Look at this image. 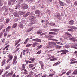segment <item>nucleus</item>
<instances>
[{"instance_id":"45","label":"nucleus","mask_w":77,"mask_h":77,"mask_svg":"<svg viewBox=\"0 0 77 77\" xmlns=\"http://www.w3.org/2000/svg\"><path fill=\"white\" fill-rule=\"evenodd\" d=\"M66 1L68 3H71V1L70 0H66Z\"/></svg>"},{"instance_id":"55","label":"nucleus","mask_w":77,"mask_h":77,"mask_svg":"<svg viewBox=\"0 0 77 77\" xmlns=\"http://www.w3.org/2000/svg\"><path fill=\"white\" fill-rule=\"evenodd\" d=\"M55 29H51V31H53V32H55Z\"/></svg>"},{"instance_id":"10","label":"nucleus","mask_w":77,"mask_h":77,"mask_svg":"<svg viewBox=\"0 0 77 77\" xmlns=\"http://www.w3.org/2000/svg\"><path fill=\"white\" fill-rule=\"evenodd\" d=\"M14 73H13V71H11V72L8 73V74L6 76H10V77H11L12 75V74H13Z\"/></svg>"},{"instance_id":"16","label":"nucleus","mask_w":77,"mask_h":77,"mask_svg":"<svg viewBox=\"0 0 77 77\" xmlns=\"http://www.w3.org/2000/svg\"><path fill=\"white\" fill-rule=\"evenodd\" d=\"M69 23L71 25H73L74 23V21L73 20H71L69 22Z\"/></svg>"},{"instance_id":"64","label":"nucleus","mask_w":77,"mask_h":77,"mask_svg":"<svg viewBox=\"0 0 77 77\" xmlns=\"http://www.w3.org/2000/svg\"><path fill=\"white\" fill-rule=\"evenodd\" d=\"M72 63L73 64L74 63H77V61L72 62Z\"/></svg>"},{"instance_id":"38","label":"nucleus","mask_w":77,"mask_h":77,"mask_svg":"<svg viewBox=\"0 0 77 77\" xmlns=\"http://www.w3.org/2000/svg\"><path fill=\"white\" fill-rule=\"evenodd\" d=\"M47 34V33H42L40 35V36H43V35H46Z\"/></svg>"},{"instance_id":"29","label":"nucleus","mask_w":77,"mask_h":77,"mask_svg":"<svg viewBox=\"0 0 77 77\" xmlns=\"http://www.w3.org/2000/svg\"><path fill=\"white\" fill-rule=\"evenodd\" d=\"M35 58H31L29 59V60H31L32 62H34L35 61Z\"/></svg>"},{"instance_id":"5","label":"nucleus","mask_w":77,"mask_h":77,"mask_svg":"<svg viewBox=\"0 0 77 77\" xmlns=\"http://www.w3.org/2000/svg\"><path fill=\"white\" fill-rule=\"evenodd\" d=\"M20 42H21V39H19L18 40L15 41V46L17 45H18Z\"/></svg>"},{"instance_id":"4","label":"nucleus","mask_w":77,"mask_h":77,"mask_svg":"<svg viewBox=\"0 0 77 77\" xmlns=\"http://www.w3.org/2000/svg\"><path fill=\"white\" fill-rule=\"evenodd\" d=\"M29 18H31V20H32V23L33 24H34L35 23V19L36 18V17H33L32 16H30L29 17Z\"/></svg>"},{"instance_id":"14","label":"nucleus","mask_w":77,"mask_h":77,"mask_svg":"<svg viewBox=\"0 0 77 77\" xmlns=\"http://www.w3.org/2000/svg\"><path fill=\"white\" fill-rule=\"evenodd\" d=\"M11 26H9L6 28V31L7 32H9L11 30Z\"/></svg>"},{"instance_id":"21","label":"nucleus","mask_w":77,"mask_h":77,"mask_svg":"<svg viewBox=\"0 0 77 77\" xmlns=\"http://www.w3.org/2000/svg\"><path fill=\"white\" fill-rule=\"evenodd\" d=\"M30 14L29 13H27L25 14L23 16V17L25 18V17H27Z\"/></svg>"},{"instance_id":"25","label":"nucleus","mask_w":77,"mask_h":77,"mask_svg":"<svg viewBox=\"0 0 77 77\" xmlns=\"http://www.w3.org/2000/svg\"><path fill=\"white\" fill-rule=\"evenodd\" d=\"M41 33H42V31L41 30H39L37 32V34L38 35H39V34H41Z\"/></svg>"},{"instance_id":"50","label":"nucleus","mask_w":77,"mask_h":77,"mask_svg":"<svg viewBox=\"0 0 77 77\" xmlns=\"http://www.w3.org/2000/svg\"><path fill=\"white\" fill-rule=\"evenodd\" d=\"M74 60H76V59H75L73 58V59H71L70 60V61L71 62H72V61H74Z\"/></svg>"},{"instance_id":"52","label":"nucleus","mask_w":77,"mask_h":77,"mask_svg":"<svg viewBox=\"0 0 77 77\" xmlns=\"http://www.w3.org/2000/svg\"><path fill=\"white\" fill-rule=\"evenodd\" d=\"M33 72L32 71L30 72L29 75H30L32 76V75H33Z\"/></svg>"},{"instance_id":"40","label":"nucleus","mask_w":77,"mask_h":77,"mask_svg":"<svg viewBox=\"0 0 77 77\" xmlns=\"http://www.w3.org/2000/svg\"><path fill=\"white\" fill-rule=\"evenodd\" d=\"M42 45H40V46H39L38 48H37V50H39V49H40L41 47H42Z\"/></svg>"},{"instance_id":"13","label":"nucleus","mask_w":77,"mask_h":77,"mask_svg":"<svg viewBox=\"0 0 77 77\" xmlns=\"http://www.w3.org/2000/svg\"><path fill=\"white\" fill-rule=\"evenodd\" d=\"M60 52H66V53H68V52H69V51H68V50H64L58 51L57 52L59 53Z\"/></svg>"},{"instance_id":"36","label":"nucleus","mask_w":77,"mask_h":77,"mask_svg":"<svg viewBox=\"0 0 77 77\" xmlns=\"http://www.w3.org/2000/svg\"><path fill=\"white\" fill-rule=\"evenodd\" d=\"M54 75V74H50L49 75V77H53V75Z\"/></svg>"},{"instance_id":"57","label":"nucleus","mask_w":77,"mask_h":77,"mask_svg":"<svg viewBox=\"0 0 77 77\" xmlns=\"http://www.w3.org/2000/svg\"><path fill=\"white\" fill-rule=\"evenodd\" d=\"M2 35H3V32H1L0 33V38H1V37L2 36Z\"/></svg>"},{"instance_id":"42","label":"nucleus","mask_w":77,"mask_h":77,"mask_svg":"<svg viewBox=\"0 0 77 77\" xmlns=\"http://www.w3.org/2000/svg\"><path fill=\"white\" fill-rule=\"evenodd\" d=\"M19 27H20V28H23V25L22 24H20Z\"/></svg>"},{"instance_id":"12","label":"nucleus","mask_w":77,"mask_h":77,"mask_svg":"<svg viewBox=\"0 0 77 77\" xmlns=\"http://www.w3.org/2000/svg\"><path fill=\"white\" fill-rule=\"evenodd\" d=\"M33 29V27H31L29 28L26 31L27 32H29L30 31H32V29Z\"/></svg>"},{"instance_id":"47","label":"nucleus","mask_w":77,"mask_h":77,"mask_svg":"<svg viewBox=\"0 0 77 77\" xmlns=\"http://www.w3.org/2000/svg\"><path fill=\"white\" fill-rule=\"evenodd\" d=\"M4 26V25H2L0 26V30Z\"/></svg>"},{"instance_id":"8","label":"nucleus","mask_w":77,"mask_h":77,"mask_svg":"<svg viewBox=\"0 0 77 77\" xmlns=\"http://www.w3.org/2000/svg\"><path fill=\"white\" fill-rule=\"evenodd\" d=\"M17 59V57L16 56H14V58L13 59V62L12 63L13 64H14V63H15V62H16Z\"/></svg>"},{"instance_id":"6","label":"nucleus","mask_w":77,"mask_h":77,"mask_svg":"<svg viewBox=\"0 0 77 77\" xmlns=\"http://www.w3.org/2000/svg\"><path fill=\"white\" fill-rule=\"evenodd\" d=\"M73 26H68V28L69 29H68L67 30L69 31V32H71V31H72V27Z\"/></svg>"},{"instance_id":"15","label":"nucleus","mask_w":77,"mask_h":77,"mask_svg":"<svg viewBox=\"0 0 77 77\" xmlns=\"http://www.w3.org/2000/svg\"><path fill=\"white\" fill-rule=\"evenodd\" d=\"M26 13V12H21L19 11V14L20 15H23V14H24Z\"/></svg>"},{"instance_id":"18","label":"nucleus","mask_w":77,"mask_h":77,"mask_svg":"<svg viewBox=\"0 0 77 77\" xmlns=\"http://www.w3.org/2000/svg\"><path fill=\"white\" fill-rule=\"evenodd\" d=\"M17 23H15L13 24V25L12 26V28H15V27H17Z\"/></svg>"},{"instance_id":"2","label":"nucleus","mask_w":77,"mask_h":77,"mask_svg":"<svg viewBox=\"0 0 77 77\" xmlns=\"http://www.w3.org/2000/svg\"><path fill=\"white\" fill-rule=\"evenodd\" d=\"M8 57H9V59L6 61L7 63H8L9 62H10V61H11V60H12V58H13V55H12V54H9Z\"/></svg>"},{"instance_id":"28","label":"nucleus","mask_w":77,"mask_h":77,"mask_svg":"<svg viewBox=\"0 0 77 77\" xmlns=\"http://www.w3.org/2000/svg\"><path fill=\"white\" fill-rule=\"evenodd\" d=\"M26 65L24 64H23L22 65V68L23 69H25V66H26Z\"/></svg>"},{"instance_id":"1","label":"nucleus","mask_w":77,"mask_h":77,"mask_svg":"<svg viewBox=\"0 0 77 77\" xmlns=\"http://www.w3.org/2000/svg\"><path fill=\"white\" fill-rule=\"evenodd\" d=\"M21 6L22 8L24 9H28V8H29L28 5L25 3L22 4L21 5Z\"/></svg>"},{"instance_id":"23","label":"nucleus","mask_w":77,"mask_h":77,"mask_svg":"<svg viewBox=\"0 0 77 77\" xmlns=\"http://www.w3.org/2000/svg\"><path fill=\"white\" fill-rule=\"evenodd\" d=\"M59 3L62 6H63V2H62L61 1L59 0Z\"/></svg>"},{"instance_id":"62","label":"nucleus","mask_w":77,"mask_h":77,"mask_svg":"<svg viewBox=\"0 0 77 77\" xmlns=\"http://www.w3.org/2000/svg\"><path fill=\"white\" fill-rule=\"evenodd\" d=\"M58 45H55L54 47H55V48H57V49L58 48Z\"/></svg>"},{"instance_id":"44","label":"nucleus","mask_w":77,"mask_h":77,"mask_svg":"<svg viewBox=\"0 0 77 77\" xmlns=\"http://www.w3.org/2000/svg\"><path fill=\"white\" fill-rule=\"evenodd\" d=\"M73 74H77V69L75 70L74 72H73Z\"/></svg>"},{"instance_id":"22","label":"nucleus","mask_w":77,"mask_h":77,"mask_svg":"<svg viewBox=\"0 0 77 77\" xmlns=\"http://www.w3.org/2000/svg\"><path fill=\"white\" fill-rule=\"evenodd\" d=\"M29 39H30V38H28L26 39V40L25 41L24 44H27V43L28 42V41H29Z\"/></svg>"},{"instance_id":"3","label":"nucleus","mask_w":77,"mask_h":77,"mask_svg":"<svg viewBox=\"0 0 77 77\" xmlns=\"http://www.w3.org/2000/svg\"><path fill=\"white\" fill-rule=\"evenodd\" d=\"M23 0H19L18 2V5H17L15 7V9H19L20 8V4L21 3L23 2Z\"/></svg>"},{"instance_id":"37","label":"nucleus","mask_w":77,"mask_h":77,"mask_svg":"<svg viewBox=\"0 0 77 77\" xmlns=\"http://www.w3.org/2000/svg\"><path fill=\"white\" fill-rule=\"evenodd\" d=\"M8 35V33L6 32H5V33L4 34V37H6L7 36V35Z\"/></svg>"},{"instance_id":"11","label":"nucleus","mask_w":77,"mask_h":77,"mask_svg":"<svg viewBox=\"0 0 77 77\" xmlns=\"http://www.w3.org/2000/svg\"><path fill=\"white\" fill-rule=\"evenodd\" d=\"M38 44L39 43H37V42H34L32 44V47H35L37 46V45H38Z\"/></svg>"},{"instance_id":"58","label":"nucleus","mask_w":77,"mask_h":77,"mask_svg":"<svg viewBox=\"0 0 77 77\" xmlns=\"http://www.w3.org/2000/svg\"><path fill=\"white\" fill-rule=\"evenodd\" d=\"M59 30L58 29H55V32H58Z\"/></svg>"},{"instance_id":"32","label":"nucleus","mask_w":77,"mask_h":77,"mask_svg":"<svg viewBox=\"0 0 77 77\" xmlns=\"http://www.w3.org/2000/svg\"><path fill=\"white\" fill-rule=\"evenodd\" d=\"M34 66L32 64H30L29 67V68H33Z\"/></svg>"},{"instance_id":"24","label":"nucleus","mask_w":77,"mask_h":77,"mask_svg":"<svg viewBox=\"0 0 77 77\" xmlns=\"http://www.w3.org/2000/svg\"><path fill=\"white\" fill-rule=\"evenodd\" d=\"M6 63V59L3 60V62L2 63V65L3 66V65H4V64Z\"/></svg>"},{"instance_id":"48","label":"nucleus","mask_w":77,"mask_h":77,"mask_svg":"<svg viewBox=\"0 0 77 77\" xmlns=\"http://www.w3.org/2000/svg\"><path fill=\"white\" fill-rule=\"evenodd\" d=\"M74 4L75 5V6H77V1L75 2H74Z\"/></svg>"},{"instance_id":"19","label":"nucleus","mask_w":77,"mask_h":77,"mask_svg":"<svg viewBox=\"0 0 77 77\" xmlns=\"http://www.w3.org/2000/svg\"><path fill=\"white\" fill-rule=\"evenodd\" d=\"M69 40H71V41H74V42H76V41H77V39L75 40V39L72 38H70Z\"/></svg>"},{"instance_id":"51","label":"nucleus","mask_w":77,"mask_h":77,"mask_svg":"<svg viewBox=\"0 0 77 77\" xmlns=\"http://www.w3.org/2000/svg\"><path fill=\"white\" fill-rule=\"evenodd\" d=\"M49 25H50V26H53V23H52V22L50 23L49 24Z\"/></svg>"},{"instance_id":"9","label":"nucleus","mask_w":77,"mask_h":77,"mask_svg":"<svg viewBox=\"0 0 77 77\" xmlns=\"http://www.w3.org/2000/svg\"><path fill=\"white\" fill-rule=\"evenodd\" d=\"M14 16L15 17H19V15H18V12H16L14 13L13 14Z\"/></svg>"},{"instance_id":"63","label":"nucleus","mask_w":77,"mask_h":77,"mask_svg":"<svg viewBox=\"0 0 77 77\" xmlns=\"http://www.w3.org/2000/svg\"><path fill=\"white\" fill-rule=\"evenodd\" d=\"M45 37L46 38H49V35H45Z\"/></svg>"},{"instance_id":"39","label":"nucleus","mask_w":77,"mask_h":77,"mask_svg":"<svg viewBox=\"0 0 77 77\" xmlns=\"http://www.w3.org/2000/svg\"><path fill=\"white\" fill-rule=\"evenodd\" d=\"M9 68H10V64H9V66H8L5 68V69L6 70H7V69H9Z\"/></svg>"},{"instance_id":"56","label":"nucleus","mask_w":77,"mask_h":77,"mask_svg":"<svg viewBox=\"0 0 77 77\" xmlns=\"http://www.w3.org/2000/svg\"><path fill=\"white\" fill-rule=\"evenodd\" d=\"M54 37V36H51V35H49V37L50 38H52Z\"/></svg>"},{"instance_id":"60","label":"nucleus","mask_w":77,"mask_h":77,"mask_svg":"<svg viewBox=\"0 0 77 77\" xmlns=\"http://www.w3.org/2000/svg\"><path fill=\"white\" fill-rule=\"evenodd\" d=\"M62 52V53H61L62 54H66V52Z\"/></svg>"},{"instance_id":"54","label":"nucleus","mask_w":77,"mask_h":77,"mask_svg":"<svg viewBox=\"0 0 77 77\" xmlns=\"http://www.w3.org/2000/svg\"><path fill=\"white\" fill-rule=\"evenodd\" d=\"M42 73H41L40 74H38V76H39V77H41V76H42Z\"/></svg>"},{"instance_id":"7","label":"nucleus","mask_w":77,"mask_h":77,"mask_svg":"<svg viewBox=\"0 0 77 77\" xmlns=\"http://www.w3.org/2000/svg\"><path fill=\"white\" fill-rule=\"evenodd\" d=\"M32 41H35L36 42H41V40L38 38H36L35 39H32Z\"/></svg>"},{"instance_id":"41","label":"nucleus","mask_w":77,"mask_h":77,"mask_svg":"<svg viewBox=\"0 0 77 77\" xmlns=\"http://www.w3.org/2000/svg\"><path fill=\"white\" fill-rule=\"evenodd\" d=\"M71 70H70L69 71H68L66 74L67 75H69L70 73H71Z\"/></svg>"},{"instance_id":"34","label":"nucleus","mask_w":77,"mask_h":77,"mask_svg":"<svg viewBox=\"0 0 77 77\" xmlns=\"http://www.w3.org/2000/svg\"><path fill=\"white\" fill-rule=\"evenodd\" d=\"M65 34L66 35H68L69 36H71V35L70 34H69V33H68V32L65 33Z\"/></svg>"},{"instance_id":"17","label":"nucleus","mask_w":77,"mask_h":77,"mask_svg":"<svg viewBox=\"0 0 77 77\" xmlns=\"http://www.w3.org/2000/svg\"><path fill=\"white\" fill-rule=\"evenodd\" d=\"M35 13L36 14H40V13H41V12L39 10H37L35 11Z\"/></svg>"},{"instance_id":"35","label":"nucleus","mask_w":77,"mask_h":77,"mask_svg":"<svg viewBox=\"0 0 77 77\" xmlns=\"http://www.w3.org/2000/svg\"><path fill=\"white\" fill-rule=\"evenodd\" d=\"M3 2L2 1H0V7L1 6H3Z\"/></svg>"},{"instance_id":"30","label":"nucleus","mask_w":77,"mask_h":77,"mask_svg":"<svg viewBox=\"0 0 77 77\" xmlns=\"http://www.w3.org/2000/svg\"><path fill=\"white\" fill-rule=\"evenodd\" d=\"M10 21V19H9V18L7 19L6 21V23H9Z\"/></svg>"},{"instance_id":"33","label":"nucleus","mask_w":77,"mask_h":77,"mask_svg":"<svg viewBox=\"0 0 77 77\" xmlns=\"http://www.w3.org/2000/svg\"><path fill=\"white\" fill-rule=\"evenodd\" d=\"M41 50H40L36 54H39L41 53Z\"/></svg>"},{"instance_id":"26","label":"nucleus","mask_w":77,"mask_h":77,"mask_svg":"<svg viewBox=\"0 0 77 77\" xmlns=\"http://www.w3.org/2000/svg\"><path fill=\"white\" fill-rule=\"evenodd\" d=\"M5 12H6V14L8 13V8H7L5 9Z\"/></svg>"},{"instance_id":"20","label":"nucleus","mask_w":77,"mask_h":77,"mask_svg":"<svg viewBox=\"0 0 77 77\" xmlns=\"http://www.w3.org/2000/svg\"><path fill=\"white\" fill-rule=\"evenodd\" d=\"M56 17H57V18L59 20H60L61 18L60 17V14H58L57 15H56Z\"/></svg>"},{"instance_id":"43","label":"nucleus","mask_w":77,"mask_h":77,"mask_svg":"<svg viewBox=\"0 0 77 77\" xmlns=\"http://www.w3.org/2000/svg\"><path fill=\"white\" fill-rule=\"evenodd\" d=\"M48 44L49 45H51L52 44V42H48Z\"/></svg>"},{"instance_id":"49","label":"nucleus","mask_w":77,"mask_h":77,"mask_svg":"<svg viewBox=\"0 0 77 77\" xmlns=\"http://www.w3.org/2000/svg\"><path fill=\"white\" fill-rule=\"evenodd\" d=\"M74 29V30H77V28L75 27L74 26H73V27L72 28V29Z\"/></svg>"},{"instance_id":"31","label":"nucleus","mask_w":77,"mask_h":77,"mask_svg":"<svg viewBox=\"0 0 77 77\" xmlns=\"http://www.w3.org/2000/svg\"><path fill=\"white\" fill-rule=\"evenodd\" d=\"M23 70H24V74H27V70H26V69H22V71H23Z\"/></svg>"},{"instance_id":"61","label":"nucleus","mask_w":77,"mask_h":77,"mask_svg":"<svg viewBox=\"0 0 77 77\" xmlns=\"http://www.w3.org/2000/svg\"><path fill=\"white\" fill-rule=\"evenodd\" d=\"M44 27V28H47V24H46V25H45Z\"/></svg>"},{"instance_id":"53","label":"nucleus","mask_w":77,"mask_h":77,"mask_svg":"<svg viewBox=\"0 0 77 77\" xmlns=\"http://www.w3.org/2000/svg\"><path fill=\"white\" fill-rule=\"evenodd\" d=\"M47 13H48L49 14H50V10H47Z\"/></svg>"},{"instance_id":"27","label":"nucleus","mask_w":77,"mask_h":77,"mask_svg":"<svg viewBox=\"0 0 77 77\" xmlns=\"http://www.w3.org/2000/svg\"><path fill=\"white\" fill-rule=\"evenodd\" d=\"M32 45V44H27V45H26V47H30L31 45Z\"/></svg>"},{"instance_id":"46","label":"nucleus","mask_w":77,"mask_h":77,"mask_svg":"<svg viewBox=\"0 0 77 77\" xmlns=\"http://www.w3.org/2000/svg\"><path fill=\"white\" fill-rule=\"evenodd\" d=\"M39 63L41 65H44V64L43 63V62H42V61H40L39 62Z\"/></svg>"},{"instance_id":"59","label":"nucleus","mask_w":77,"mask_h":77,"mask_svg":"<svg viewBox=\"0 0 77 77\" xmlns=\"http://www.w3.org/2000/svg\"><path fill=\"white\" fill-rule=\"evenodd\" d=\"M29 50V49H27L26 50H23V52H26V51H28Z\"/></svg>"}]
</instances>
